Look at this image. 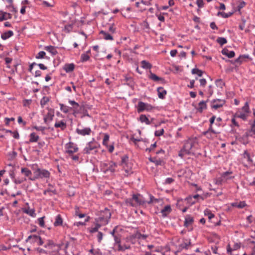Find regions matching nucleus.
Returning <instances> with one entry per match:
<instances>
[{
    "instance_id": "0e129e2a",
    "label": "nucleus",
    "mask_w": 255,
    "mask_h": 255,
    "mask_svg": "<svg viewBox=\"0 0 255 255\" xmlns=\"http://www.w3.org/2000/svg\"><path fill=\"white\" fill-rule=\"evenodd\" d=\"M26 178H24V179L17 178V179H15L14 180V182L16 184H20V183H22L24 181H26Z\"/></svg>"
},
{
    "instance_id": "412c9836",
    "label": "nucleus",
    "mask_w": 255,
    "mask_h": 255,
    "mask_svg": "<svg viewBox=\"0 0 255 255\" xmlns=\"http://www.w3.org/2000/svg\"><path fill=\"white\" fill-rule=\"evenodd\" d=\"M12 15L10 13L6 12L1 11L0 14V21H2L7 19L11 18Z\"/></svg>"
},
{
    "instance_id": "de8ad7c7",
    "label": "nucleus",
    "mask_w": 255,
    "mask_h": 255,
    "mask_svg": "<svg viewBox=\"0 0 255 255\" xmlns=\"http://www.w3.org/2000/svg\"><path fill=\"white\" fill-rule=\"evenodd\" d=\"M90 59V56L88 55L87 53H83L81 56V61L82 62H85Z\"/></svg>"
},
{
    "instance_id": "864d4df0",
    "label": "nucleus",
    "mask_w": 255,
    "mask_h": 255,
    "mask_svg": "<svg viewBox=\"0 0 255 255\" xmlns=\"http://www.w3.org/2000/svg\"><path fill=\"white\" fill-rule=\"evenodd\" d=\"M45 54L46 53L44 51H41L38 53L35 57L36 59H42L44 58Z\"/></svg>"
},
{
    "instance_id": "3c124183",
    "label": "nucleus",
    "mask_w": 255,
    "mask_h": 255,
    "mask_svg": "<svg viewBox=\"0 0 255 255\" xmlns=\"http://www.w3.org/2000/svg\"><path fill=\"white\" fill-rule=\"evenodd\" d=\"M216 85L217 87H220L222 88L225 85L224 82L221 79H217L216 81Z\"/></svg>"
},
{
    "instance_id": "423d86ee",
    "label": "nucleus",
    "mask_w": 255,
    "mask_h": 255,
    "mask_svg": "<svg viewBox=\"0 0 255 255\" xmlns=\"http://www.w3.org/2000/svg\"><path fill=\"white\" fill-rule=\"evenodd\" d=\"M146 202L144 200L143 197L140 194H133L130 199L126 200V203L134 207L136 205H142L145 204Z\"/></svg>"
},
{
    "instance_id": "2f4dec72",
    "label": "nucleus",
    "mask_w": 255,
    "mask_h": 255,
    "mask_svg": "<svg viewBox=\"0 0 255 255\" xmlns=\"http://www.w3.org/2000/svg\"><path fill=\"white\" fill-rule=\"evenodd\" d=\"M39 138L38 135H36L35 132H32L30 134L29 141L30 142H37Z\"/></svg>"
},
{
    "instance_id": "9d476101",
    "label": "nucleus",
    "mask_w": 255,
    "mask_h": 255,
    "mask_svg": "<svg viewBox=\"0 0 255 255\" xmlns=\"http://www.w3.org/2000/svg\"><path fill=\"white\" fill-rule=\"evenodd\" d=\"M225 103V101L221 99H215L211 102V107L215 110L222 107Z\"/></svg>"
},
{
    "instance_id": "37998d69",
    "label": "nucleus",
    "mask_w": 255,
    "mask_h": 255,
    "mask_svg": "<svg viewBox=\"0 0 255 255\" xmlns=\"http://www.w3.org/2000/svg\"><path fill=\"white\" fill-rule=\"evenodd\" d=\"M217 42L220 44L221 46H223L224 44L227 43V40L224 37H218L217 39Z\"/></svg>"
},
{
    "instance_id": "ea45409f",
    "label": "nucleus",
    "mask_w": 255,
    "mask_h": 255,
    "mask_svg": "<svg viewBox=\"0 0 255 255\" xmlns=\"http://www.w3.org/2000/svg\"><path fill=\"white\" fill-rule=\"evenodd\" d=\"M233 206L238 208L242 209L246 206V204L245 201H242L239 203H235L233 204Z\"/></svg>"
},
{
    "instance_id": "4468645a",
    "label": "nucleus",
    "mask_w": 255,
    "mask_h": 255,
    "mask_svg": "<svg viewBox=\"0 0 255 255\" xmlns=\"http://www.w3.org/2000/svg\"><path fill=\"white\" fill-rule=\"evenodd\" d=\"M91 129L90 128H86L83 129H76V132L80 135L85 136L90 135L91 133Z\"/></svg>"
},
{
    "instance_id": "a211bd4d",
    "label": "nucleus",
    "mask_w": 255,
    "mask_h": 255,
    "mask_svg": "<svg viewBox=\"0 0 255 255\" xmlns=\"http://www.w3.org/2000/svg\"><path fill=\"white\" fill-rule=\"evenodd\" d=\"M194 222V219L190 215H187L185 219L184 226L185 227H188L190 225H192Z\"/></svg>"
},
{
    "instance_id": "f8f14e48",
    "label": "nucleus",
    "mask_w": 255,
    "mask_h": 255,
    "mask_svg": "<svg viewBox=\"0 0 255 255\" xmlns=\"http://www.w3.org/2000/svg\"><path fill=\"white\" fill-rule=\"evenodd\" d=\"M242 157L244 159L246 160L247 165H251L252 164L253 162V160L252 158L251 155L250 153L248 151V150H245L243 153L242 154Z\"/></svg>"
},
{
    "instance_id": "1a4fd4ad",
    "label": "nucleus",
    "mask_w": 255,
    "mask_h": 255,
    "mask_svg": "<svg viewBox=\"0 0 255 255\" xmlns=\"http://www.w3.org/2000/svg\"><path fill=\"white\" fill-rule=\"evenodd\" d=\"M48 112L44 116L43 120L45 124H48L53 120L54 116V110L53 109L47 108Z\"/></svg>"
},
{
    "instance_id": "69168bd1",
    "label": "nucleus",
    "mask_w": 255,
    "mask_h": 255,
    "mask_svg": "<svg viewBox=\"0 0 255 255\" xmlns=\"http://www.w3.org/2000/svg\"><path fill=\"white\" fill-rule=\"evenodd\" d=\"M246 5V3L244 1L242 0L240 2L239 4L238 5V9L240 10L241 9L243 8Z\"/></svg>"
},
{
    "instance_id": "393cba45",
    "label": "nucleus",
    "mask_w": 255,
    "mask_h": 255,
    "mask_svg": "<svg viewBox=\"0 0 255 255\" xmlns=\"http://www.w3.org/2000/svg\"><path fill=\"white\" fill-rule=\"evenodd\" d=\"M63 223V219L60 215H58L55 217V220L54 223V225L55 227L62 226Z\"/></svg>"
},
{
    "instance_id": "6e6d98bb",
    "label": "nucleus",
    "mask_w": 255,
    "mask_h": 255,
    "mask_svg": "<svg viewBox=\"0 0 255 255\" xmlns=\"http://www.w3.org/2000/svg\"><path fill=\"white\" fill-rule=\"evenodd\" d=\"M164 130L163 128H162L160 130H156L154 132V135L156 136H160L164 134Z\"/></svg>"
},
{
    "instance_id": "c9c22d12",
    "label": "nucleus",
    "mask_w": 255,
    "mask_h": 255,
    "mask_svg": "<svg viewBox=\"0 0 255 255\" xmlns=\"http://www.w3.org/2000/svg\"><path fill=\"white\" fill-rule=\"evenodd\" d=\"M39 236L35 235L29 236L26 239V241L28 242L29 241L31 240L32 243H36L38 241V239H39Z\"/></svg>"
},
{
    "instance_id": "09e8293b",
    "label": "nucleus",
    "mask_w": 255,
    "mask_h": 255,
    "mask_svg": "<svg viewBox=\"0 0 255 255\" xmlns=\"http://www.w3.org/2000/svg\"><path fill=\"white\" fill-rule=\"evenodd\" d=\"M109 135L108 133H104V138L103 140V144L104 145L107 146V142L109 140Z\"/></svg>"
},
{
    "instance_id": "5fc2aeb1",
    "label": "nucleus",
    "mask_w": 255,
    "mask_h": 255,
    "mask_svg": "<svg viewBox=\"0 0 255 255\" xmlns=\"http://www.w3.org/2000/svg\"><path fill=\"white\" fill-rule=\"evenodd\" d=\"M36 251L42 255H47V249H43L40 248H38L36 249Z\"/></svg>"
},
{
    "instance_id": "a878e982",
    "label": "nucleus",
    "mask_w": 255,
    "mask_h": 255,
    "mask_svg": "<svg viewBox=\"0 0 255 255\" xmlns=\"http://www.w3.org/2000/svg\"><path fill=\"white\" fill-rule=\"evenodd\" d=\"M146 237L147 236L146 235H142L140 233H137L134 237L132 236L127 237L126 238V240L127 242H128L134 238H137L138 239L142 238L143 239H146Z\"/></svg>"
},
{
    "instance_id": "b1692460",
    "label": "nucleus",
    "mask_w": 255,
    "mask_h": 255,
    "mask_svg": "<svg viewBox=\"0 0 255 255\" xmlns=\"http://www.w3.org/2000/svg\"><path fill=\"white\" fill-rule=\"evenodd\" d=\"M208 101L207 100L206 101H202L198 104V108H197V110L198 112L202 113L203 110L206 109L207 108L206 103Z\"/></svg>"
},
{
    "instance_id": "680f3d73",
    "label": "nucleus",
    "mask_w": 255,
    "mask_h": 255,
    "mask_svg": "<svg viewBox=\"0 0 255 255\" xmlns=\"http://www.w3.org/2000/svg\"><path fill=\"white\" fill-rule=\"evenodd\" d=\"M34 129H36V130H38V131H41L42 132H44V131L45 130V129L46 128L45 127H42V126H40V127H37V126H34L33 127V128Z\"/></svg>"
},
{
    "instance_id": "f3484780",
    "label": "nucleus",
    "mask_w": 255,
    "mask_h": 255,
    "mask_svg": "<svg viewBox=\"0 0 255 255\" xmlns=\"http://www.w3.org/2000/svg\"><path fill=\"white\" fill-rule=\"evenodd\" d=\"M44 49L47 52L51 53V55L53 56H54L58 53V52L56 50L55 47L53 46L50 45V46H45Z\"/></svg>"
},
{
    "instance_id": "7c9ffc66",
    "label": "nucleus",
    "mask_w": 255,
    "mask_h": 255,
    "mask_svg": "<svg viewBox=\"0 0 255 255\" xmlns=\"http://www.w3.org/2000/svg\"><path fill=\"white\" fill-rule=\"evenodd\" d=\"M13 35V31L11 30H8V31L2 33L1 35V37L2 39L5 40V39L9 38Z\"/></svg>"
},
{
    "instance_id": "39448f33",
    "label": "nucleus",
    "mask_w": 255,
    "mask_h": 255,
    "mask_svg": "<svg viewBox=\"0 0 255 255\" xmlns=\"http://www.w3.org/2000/svg\"><path fill=\"white\" fill-rule=\"evenodd\" d=\"M100 147V144L93 138V140L89 142L83 149L84 154H96L98 152V149Z\"/></svg>"
},
{
    "instance_id": "cd10ccee",
    "label": "nucleus",
    "mask_w": 255,
    "mask_h": 255,
    "mask_svg": "<svg viewBox=\"0 0 255 255\" xmlns=\"http://www.w3.org/2000/svg\"><path fill=\"white\" fill-rule=\"evenodd\" d=\"M128 157L127 155L122 157L121 165L124 168H126L127 167H128Z\"/></svg>"
},
{
    "instance_id": "ddd939ff",
    "label": "nucleus",
    "mask_w": 255,
    "mask_h": 255,
    "mask_svg": "<svg viewBox=\"0 0 255 255\" xmlns=\"http://www.w3.org/2000/svg\"><path fill=\"white\" fill-rule=\"evenodd\" d=\"M54 127L55 128H60L62 130H64L67 128V124L64 120L56 121Z\"/></svg>"
},
{
    "instance_id": "dca6fc26",
    "label": "nucleus",
    "mask_w": 255,
    "mask_h": 255,
    "mask_svg": "<svg viewBox=\"0 0 255 255\" xmlns=\"http://www.w3.org/2000/svg\"><path fill=\"white\" fill-rule=\"evenodd\" d=\"M222 53L223 55H224L227 56L229 58H233L235 56V53L233 51H230L227 48H224L222 50Z\"/></svg>"
},
{
    "instance_id": "4d7b16f0",
    "label": "nucleus",
    "mask_w": 255,
    "mask_h": 255,
    "mask_svg": "<svg viewBox=\"0 0 255 255\" xmlns=\"http://www.w3.org/2000/svg\"><path fill=\"white\" fill-rule=\"evenodd\" d=\"M246 22V19L244 18H242V23H241L239 26L240 29H241V30H243L244 29V28L245 27Z\"/></svg>"
},
{
    "instance_id": "8fccbe9b",
    "label": "nucleus",
    "mask_w": 255,
    "mask_h": 255,
    "mask_svg": "<svg viewBox=\"0 0 255 255\" xmlns=\"http://www.w3.org/2000/svg\"><path fill=\"white\" fill-rule=\"evenodd\" d=\"M89 218H90L89 217H87V218L85 219L84 222H75L74 224V225L76 226L77 227H79V226H84L85 225V223L89 221Z\"/></svg>"
},
{
    "instance_id": "e2e57ef3",
    "label": "nucleus",
    "mask_w": 255,
    "mask_h": 255,
    "mask_svg": "<svg viewBox=\"0 0 255 255\" xmlns=\"http://www.w3.org/2000/svg\"><path fill=\"white\" fill-rule=\"evenodd\" d=\"M72 29V25L71 24L66 25L64 27V30L66 32H70Z\"/></svg>"
},
{
    "instance_id": "aec40b11",
    "label": "nucleus",
    "mask_w": 255,
    "mask_h": 255,
    "mask_svg": "<svg viewBox=\"0 0 255 255\" xmlns=\"http://www.w3.org/2000/svg\"><path fill=\"white\" fill-rule=\"evenodd\" d=\"M158 96L160 99H163L167 94V91L162 87L157 88Z\"/></svg>"
},
{
    "instance_id": "c756f323",
    "label": "nucleus",
    "mask_w": 255,
    "mask_h": 255,
    "mask_svg": "<svg viewBox=\"0 0 255 255\" xmlns=\"http://www.w3.org/2000/svg\"><path fill=\"white\" fill-rule=\"evenodd\" d=\"M21 173L23 174L26 177H31V175H32L31 171L27 168L23 167L21 169Z\"/></svg>"
},
{
    "instance_id": "e433bc0d",
    "label": "nucleus",
    "mask_w": 255,
    "mask_h": 255,
    "mask_svg": "<svg viewBox=\"0 0 255 255\" xmlns=\"http://www.w3.org/2000/svg\"><path fill=\"white\" fill-rule=\"evenodd\" d=\"M59 106L60 107V110L65 114L68 113L69 110L71 109V108H70L63 104L60 103Z\"/></svg>"
},
{
    "instance_id": "bb28decb",
    "label": "nucleus",
    "mask_w": 255,
    "mask_h": 255,
    "mask_svg": "<svg viewBox=\"0 0 255 255\" xmlns=\"http://www.w3.org/2000/svg\"><path fill=\"white\" fill-rule=\"evenodd\" d=\"M150 161L154 163L156 165H162L163 163V161L160 159H157L155 157H150L149 158Z\"/></svg>"
},
{
    "instance_id": "7ed1b4c3",
    "label": "nucleus",
    "mask_w": 255,
    "mask_h": 255,
    "mask_svg": "<svg viewBox=\"0 0 255 255\" xmlns=\"http://www.w3.org/2000/svg\"><path fill=\"white\" fill-rule=\"evenodd\" d=\"M44 247L47 249V254L49 255H59L60 246L55 244L52 241L48 240Z\"/></svg>"
},
{
    "instance_id": "4c0bfd02",
    "label": "nucleus",
    "mask_w": 255,
    "mask_h": 255,
    "mask_svg": "<svg viewBox=\"0 0 255 255\" xmlns=\"http://www.w3.org/2000/svg\"><path fill=\"white\" fill-rule=\"evenodd\" d=\"M141 67L146 69H150L152 67V65L150 63L147 62L145 60H142L141 62Z\"/></svg>"
},
{
    "instance_id": "20e7f679",
    "label": "nucleus",
    "mask_w": 255,
    "mask_h": 255,
    "mask_svg": "<svg viewBox=\"0 0 255 255\" xmlns=\"http://www.w3.org/2000/svg\"><path fill=\"white\" fill-rule=\"evenodd\" d=\"M34 176L33 177H29V180L34 181L37 179H49L50 176V173L49 171L37 167L33 171Z\"/></svg>"
},
{
    "instance_id": "9b49d317",
    "label": "nucleus",
    "mask_w": 255,
    "mask_h": 255,
    "mask_svg": "<svg viewBox=\"0 0 255 255\" xmlns=\"http://www.w3.org/2000/svg\"><path fill=\"white\" fill-rule=\"evenodd\" d=\"M104 165L107 167V168L104 171L105 173L108 171H110L112 173L114 172L116 170V168L117 166L116 163L113 161H109L107 163H105Z\"/></svg>"
},
{
    "instance_id": "774afa93",
    "label": "nucleus",
    "mask_w": 255,
    "mask_h": 255,
    "mask_svg": "<svg viewBox=\"0 0 255 255\" xmlns=\"http://www.w3.org/2000/svg\"><path fill=\"white\" fill-rule=\"evenodd\" d=\"M103 234L102 232H99L97 235L98 241L99 243L101 242L103 239Z\"/></svg>"
},
{
    "instance_id": "c85d7f7f",
    "label": "nucleus",
    "mask_w": 255,
    "mask_h": 255,
    "mask_svg": "<svg viewBox=\"0 0 255 255\" xmlns=\"http://www.w3.org/2000/svg\"><path fill=\"white\" fill-rule=\"evenodd\" d=\"M100 34L103 35V38L107 40H112L113 39V36L111 34L106 32L103 30L100 31Z\"/></svg>"
},
{
    "instance_id": "4be33fe9",
    "label": "nucleus",
    "mask_w": 255,
    "mask_h": 255,
    "mask_svg": "<svg viewBox=\"0 0 255 255\" xmlns=\"http://www.w3.org/2000/svg\"><path fill=\"white\" fill-rule=\"evenodd\" d=\"M139 120L141 123H145L146 125H150L153 120V119L152 118L151 121H150L145 115H141L139 117Z\"/></svg>"
},
{
    "instance_id": "a19ab883",
    "label": "nucleus",
    "mask_w": 255,
    "mask_h": 255,
    "mask_svg": "<svg viewBox=\"0 0 255 255\" xmlns=\"http://www.w3.org/2000/svg\"><path fill=\"white\" fill-rule=\"evenodd\" d=\"M192 73L193 74H197L199 77H201L203 75V71L198 68H193L192 70Z\"/></svg>"
},
{
    "instance_id": "6e6552de",
    "label": "nucleus",
    "mask_w": 255,
    "mask_h": 255,
    "mask_svg": "<svg viewBox=\"0 0 255 255\" xmlns=\"http://www.w3.org/2000/svg\"><path fill=\"white\" fill-rule=\"evenodd\" d=\"M153 109V107L147 104L142 102H139L138 103L137 112L140 113L144 110L150 111Z\"/></svg>"
},
{
    "instance_id": "f704fd0d",
    "label": "nucleus",
    "mask_w": 255,
    "mask_h": 255,
    "mask_svg": "<svg viewBox=\"0 0 255 255\" xmlns=\"http://www.w3.org/2000/svg\"><path fill=\"white\" fill-rule=\"evenodd\" d=\"M149 78L154 81H161L162 82H163L164 81L163 78H160L156 75L155 74L152 73H150Z\"/></svg>"
},
{
    "instance_id": "473e14b6",
    "label": "nucleus",
    "mask_w": 255,
    "mask_h": 255,
    "mask_svg": "<svg viewBox=\"0 0 255 255\" xmlns=\"http://www.w3.org/2000/svg\"><path fill=\"white\" fill-rule=\"evenodd\" d=\"M23 212L32 217H34L36 215L34 209H30V208L25 209Z\"/></svg>"
},
{
    "instance_id": "f257e3e1",
    "label": "nucleus",
    "mask_w": 255,
    "mask_h": 255,
    "mask_svg": "<svg viewBox=\"0 0 255 255\" xmlns=\"http://www.w3.org/2000/svg\"><path fill=\"white\" fill-rule=\"evenodd\" d=\"M198 147V143L196 138H189L184 143V146L179 152V156L183 158L186 155H195Z\"/></svg>"
},
{
    "instance_id": "6ab92c4d",
    "label": "nucleus",
    "mask_w": 255,
    "mask_h": 255,
    "mask_svg": "<svg viewBox=\"0 0 255 255\" xmlns=\"http://www.w3.org/2000/svg\"><path fill=\"white\" fill-rule=\"evenodd\" d=\"M191 245V241L188 239H184L182 243L179 245V247L181 249H188Z\"/></svg>"
},
{
    "instance_id": "0eeeda50",
    "label": "nucleus",
    "mask_w": 255,
    "mask_h": 255,
    "mask_svg": "<svg viewBox=\"0 0 255 255\" xmlns=\"http://www.w3.org/2000/svg\"><path fill=\"white\" fill-rule=\"evenodd\" d=\"M65 152L69 155H72L78 150V147L73 142H69L65 145Z\"/></svg>"
},
{
    "instance_id": "79ce46f5",
    "label": "nucleus",
    "mask_w": 255,
    "mask_h": 255,
    "mask_svg": "<svg viewBox=\"0 0 255 255\" xmlns=\"http://www.w3.org/2000/svg\"><path fill=\"white\" fill-rule=\"evenodd\" d=\"M242 56H240L239 57L235 59L234 61L230 60H226V62H231L233 64L238 63L239 64H241L242 63Z\"/></svg>"
},
{
    "instance_id": "a18cd8bd",
    "label": "nucleus",
    "mask_w": 255,
    "mask_h": 255,
    "mask_svg": "<svg viewBox=\"0 0 255 255\" xmlns=\"http://www.w3.org/2000/svg\"><path fill=\"white\" fill-rule=\"evenodd\" d=\"M96 223V226L94 228H92L90 229V233H95V232H96L98 231V229L101 227L102 226V225H100L99 224H98V223Z\"/></svg>"
},
{
    "instance_id": "052dcab7",
    "label": "nucleus",
    "mask_w": 255,
    "mask_h": 255,
    "mask_svg": "<svg viewBox=\"0 0 255 255\" xmlns=\"http://www.w3.org/2000/svg\"><path fill=\"white\" fill-rule=\"evenodd\" d=\"M44 217H41L38 219V224L39 226L41 227H43L44 226Z\"/></svg>"
},
{
    "instance_id": "603ef678",
    "label": "nucleus",
    "mask_w": 255,
    "mask_h": 255,
    "mask_svg": "<svg viewBox=\"0 0 255 255\" xmlns=\"http://www.w3.org/2000/svg\"><path fill=\"white\" fill-rule=\"evenodd\" d=\"M226 181L221 176L215 180V183L217 185H221L223 183L225 182Z\"/></svg>"
},
{
    "instance_id": "13d9d810",
    "label": "nucleus",
    "mask_w": 255,
    "mask_h": 255,
    "mask_svg": "<svg viewBox=\"0 0 255 255\" xmlns=\"http://www.w3.org/2000/svg\"><path fill=\"white\" fill-rule=\"evenodd\" d=\"M69 103L73 106L74 108L77 109L79 107V105L78 103L74 101L69 100Z\"/></svg>"
},
{
    "instance_id": "f03ea898",
    "label": "nucleus",
    "mask_w": 255,
    "mask_h": 255,
    "mask_svg": "<svg viewBox=\"0 0 255 255\" xmlns=\"http://www.w3.org/2000/svg\"><path fill=\"white\" fill-rule=\"evenodd\" d=\"M98 217L95 219V223H98L102 226H105L108 224L111 217L110 211L107 208L101 211L98 213Z\"/></svg>"
},
{
    "instance_id": "58836bf2",
    "label": "nucleus",
    "mask_w": 255,
    "mask_h": 255,
    "mask_svg": "<svg viewBox=\"0 0 255 255\" xmlns=\"http://www.w3.org/2000/svg\"><path fill=\"white\" fill-rule=\"evenodd\" d=\"M50 98L48 97L44 96L40 100V105L41 107H44L45 105L49 101Z\"/></svg>"
},
{
    "instance_id": "5701e85b",
    "label": "nucleus",
    "mask_w": 255,
    "mask_h": 255,
    "mask_svg": "<svg viewBox=\"0 0 255 255\" xmlns=\"http://www.w3.org/2000/svg\"><path fill=\"white\" fill-rule=\"evenodd\" d=\"M75 68V65L73 63L66 64L63 67V69L67 72L69 73L73 71Z\"/></svg>"
},
{
    "instance_id": "2eb2a0df",
    "label": "nucleus",
    "mask_w": 255,
    "mask_h": 255,
    "mask_svg": "<svg viewBox=\"0 0 255 255\" xmlns=\"http://www.w3.org/2000/svg\"><path fill=\"white\" fill-rule=\"evenodd\" d=\"M171 206L170 205H166L161 210L160 212L162 214V216L165 218L171 213Z\"/></svg>"
},
{
    "instance_id": "49530a36",
    "label": "nucleus",
    "mask_w": 255,
    "mask_h": 255,
    "mask_svg": "<svg viewBox=\"0 0 255 255\" xmlns=\"http://www.w3.org/2000/svg\"><path fill=\"white\" fill-rule=\"evenodd\" d=\"M212 133H215L216 132L212 129V125H210L209 129L207 131L204 132V134L207 137H210L208 134H211Z\"/></svg>"
},
{
    "instance_id": "338daca9",
    "label": "nucleus",
    "mask_w": 255,
    "mask_h": 255,
    "mask_svg": "<svg viewBox=\"0 0 255 255\" xmlns=\"http://www.w3.org/2000/svg\"><path fill=\"white\" fill-rule=\"evenodd\" d=\"M156 147V143L155 142L153 144H152L150 145V147L146 148V151H148L149 152H151Z\"/></svg>"
},
{
    "instance_id": "72a5a7b5",
    "label": "nucleus",
    "mask_w": 255,
    "mask_h": 255,
    "mask_svg": "<svg viewBox=\"0 0 255 255\" xmlns=\"http://www.w3.org/2000/svg\"><path fill=\"white\" fill-rule=\"evenodd\" d=\"M232 173V172L226 171L222 174L221 177L226 182L228 179H231L232 178V177L230 176V175H231Z\"/></svg>"
},
{
    "instance_id": "bf43d9fd",
    "label": "nucleus",
    "mask_w": 255,
    "mask_h": 255,
    "mask_svg": "<svg viewBox=\"0 0 255 255\" xmlns=\"http://www.w3.org/2000/svg\"><path fill=\"white\" fill-rule=\"evenodd\" d=\"M242 110L246 113H248L249 112V106L248 102L245 103L244 106L242 108Z\"/></svg>"
},
{
    "instance_id": "c03bdc74",
    "label": "nucleus",
    "mask_w": 255,
    "mask_h": 255,
    "mask_svg": "<svg viewBox=\"0 0 255 255\" xmlns=\"http://www.w3.org/2000/svg\"><path fill=\"white\" fill-rule=\"evenodd\" d=\"M235 117L245 120L247 119V115L245 113H236Z\"/></svg>"
}]
</instances>
